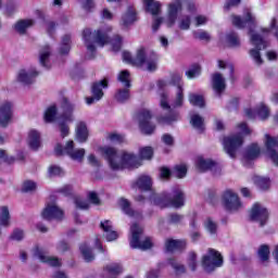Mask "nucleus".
<instances>
[{
	"instance_id": "1",
	"label": "nucleus",
	"mask_w": 278,
	"mask_h": 278,
	"mask_svg": "<svg viewBox=\"0 0 278 278\" xmlns=\"http://www.w3.org/2000/svg\"><path fill=\"white\" fill-rule=\"evenodd\" d=\"M143 5L150 14H152V30L157 31L162 25L166 27H174L179 18V12L184 9L181 0H173L167 4L166 16L160 17L159 14H162V2L155 0H143Z\"/></svg>"
},
{
	"instance_id": "2",
	"label": "nucleus",
	"mask_w": 278,
	"mask_h": 278,
	"mask_svg": "<svg viewBox=\"0 0 278 278\" xmlns=\"http://www.w3.org/2000/svg\"><path fill=\"white\" fill-rule=\"evenodd\" d=\"M98 153L103 155L112 170H124V168H140L142 162L140 159L129 151L117 152L112 147H100Z\"/></svg>"
},
{
	"instance_id": "3",
	"label": "nucleus",
	"mask_w": 278,
	"mask_h": 278,
	"mask_svg": "<svg viewBox=\"0 0 278 278\" xmlns=\"http://www.w3.org/2000/svg\"><path fill=\"white\" fill-rule=\"evenodd\" d=\"M170 86V80L168 79H159L156 81V92L160 94V106L162 110H166L165 115H160L156 117L159 125H175L181 121V115L179 111L170 110V103L168 102V92L164 91Z\"/></svg>"
},
{
	"instance_id": "4",
	"label": "nucleus",
	"mask_w": 278,
	"mask_h": 278,
	"mask_svg": "<svg viewBox=\"0 0 278 278\" xmlns=\"http://www.w3.org/2000/svg\"><path fill=\"white\" fill-rule=\"evenodd\" d=\"M123 60L135 66H140L150 73L157 71V54L144 47L137 49L135 58L129 52H123Z\"/></svg>"
},
{
	"instance_id": "5",
	"label": "nucleus",
	"mask_w": 278,
	"mask_h": 278,
	"mask_svg": "<svg viewBox=\"0 0 278 278\" xmlns=\"http://www.w3.org/2000/svg\"><path fill=\"white\" fill-rule=\"evenodd\" d=\"M251 134V129L245 123H240L236 127V134L225 137L223 140L224 151L229 157H236L240 147L244 144V136Z\"/></svg>"
},
{
	"instance_id": "6",
	"label": "nucleus",
	"mask_w": 278,
	"mask_h": 278,
	"mask_svg": "<svg viewBox=\"0 0 278 278\" xmlns=\"http://www.w3.org/2000/svg\"><path fill=\"white\" fill-rule=\"evenodd\" d=\"M150 201L159 207H184V191L177 187L172 193L164 192L161 195L152 193Z\"/></svg>"
},
{
	"instance_id": "7",
	"label": "nucleus",
	"mask_w": 278,
	"mask_h": 278,
	"mask_svg": "<svg viewBox=\"0 0 278 278\" xmlns=\"http://www.w3.org/2000/svg\"><path fill=\"white\" fill-rule=\"evenodd\" d=\"M270 34L269 28H263L261 30V34L255 33V30L250 29V41L251 45L254 47L250 50V58H252L253 62L261 66V64H264V60L262 59V55L260 54V51L262 49H266V38H268V35Z\"/></svg>"
},
{
	"instance_id": "8",
	"label": "nucleus",
	"mask_w": 278,
	"mask_h": 278,
	"mask_svg": "<svg viewBox=\"0 0 278 278\" xmlns=\"http://www.w3.org/2000/svg\"><path fill=\"white\" fill-rule=\"evenodd\" d=\"M112 27L108 26L106 29H100L94 33H92L90 29L84 30L83 36H84V40H85L88 53L92 55L94 51H97V47H105V45L110 42V37L108 36V31H110Z\"/></svg>"
},
{
	"instance_id": "9",
	"label": "nucleus",
	"mask_w": 278,
	"mask_h": 278,
	"mask_svg": "<svg viewBox=\"0 0 278 278\" xmlns=\"http://www.w3.org/2000/svg\"><path fill=\"white\" fill-rule=\"evenodd\" d=\"M61 108L64 111L58 119V125L61 134V138H66L71 134V126L68 123H75V103L71 102L67 98H62Z\"/></svg>"
},
{
	"instance_id": "10",
	"label": "nucleus",
	"mask_w": 278,
	"mask_h": 278,
	"mask_svg": "<svg viewBox=\"0 0 278 278\" xmlns=\"http://www.w3.org/2000/svg\"><path fill=\"white\" fill-rule=\"evenodd\" d=\"M54 153L56 155H68L74 162H84L86 156V149L75 148V141L70 140L64 146L56 143L54 147Z\"/></svg>"
},
{
	"instance_id": "11",
	"label": "nucleus",
	"mask_w": 278,
	"mask_h": 278,
	"mask_svg": "<svg viewBox=\"0 0 278 278\" xmlns=\"http://www.w3.org/2000/svg\"><path fill=\"white\" fill-rule=\"evenodd\" d=\"M129 242L131 249H141V251H147V249L153 247V241H151V238L142 236V228L138 224L130 226Z\"/></svg>"
},
{
	"instance_id": "12",
	"label": "nucleus",
	"mask_w": 278,
	"mask_h": 278,
	"mask_svg": "<svg viewBox=\"0 0 278 278\" xmlns=\"http://www.w3.org/2000/svg\"><path fill=\"white\" fill-rule=\"evenodd\" d=\"M201 264L206 273H212L223 266V254L214 249H208L202 256Z\"/></svg>"
},
{
	"instance_id": "13",
	"label": "nucleus",
	"mask_w": 278,
	"mask_h": 278,
	"mask_svg": "<svg viewBox=\"0 0 278 278\" xmlns=\"http://www.w3.org/2000/svg\"><path fill=\"white\" fill-rule=\"evenodd\" d=\"M222 203L228 212H240V210L244 207V204H242V201H240L238 193L231 189L224 192Z\"/></svg>"
},
{
	"instance_id": "14",
	"label": "nucleus",
	"mask_w": 278,
	"mask_h": 278,
	"mask_svg": "<svg viewBox=\"0 0 278 278\" xmlns=\"http://www.w3.org/2000/svg\"><path fill=\"white\" fill-rule=\"evenodd\" d=\"M264 144L266 149V155L268 160L275 165L278 166V137H273L268 134L264 136Z\"/></svg>"
},
{
	"instance_id": "15",
	"label": "nucleus",
	"mask_w": 278,
	"mask_h": 278,
	"mask_svg": "<svg viewBox=\"0 0 278 278\" xmlns=\"http://www.w3.org/2000/svg\"><path fill=\"white\" fill-rule=\"evenodd\" d=\"M38 75L40 73L36 71V67L21 68L16 74L15 80L23 86H31Z\"/></svg>"
},
{
	"instance_id": "16",
	"label": "nucleus",
	"mask_w": 278,
	"mask_h": 278,
	"mask_svg": "<svg viewBox=\"0 0 278 278\" xmlns=\"http://www.w3.org/2000/svg\"><path fill=\"white\" fill-rule=\"evenodd\" d=\"M268 216V208L262 203H255L250 211L251 219L255 220V223H258L261 226L266 225Z\"/></svg>"
},
{
	"instance_id": "17",
	"label": "nucleus",
	"mask_w": 278,
	"mask_h": 278,
	"mask_svg": "<svg viewBox=\"0 0 278 278\" xmlns=\"http://www.w3.org/2000/svg\"><path fill=\"white\" fill-rule=\"evenodd\" d=\"M139 127L143 134L151 135L155 131V125L151 123V111L144 109L137 115Z\"/></svg>"
},
{
	"instance_id": "18",
	"label": "nucleus",
	"mask_w": 278,
	"mask_h": 278,
	"mask_svg": "<svg viewBox=\"0 0 278 278\" xmlns=\"http://www.w3.org/2000/svg\"><path fill=\"white\" fill-rule=\"evenodd\" d=\"M41 216L45 220H62L64 218V211L59 208L55 202H48L41 212Z\"/></svg>"
},
{
	"instance_id": "19",
	"label": "nucleus",
	"mask_w": 278,
	"mask_h": 278,
	"mask_svg": "<svg viewBox=\"0 0 278 278\" xmlns=\"http://www.w3.org/2000/svg\"><path fill=\"white\" fill-rule=\"evenodd\" d=\"M108 88V80L104 78L98 83H94L91 87V97L85 98L87 105H92L97 101L103 99V89Z\"/></svg>"
},
{
	"instance_id": "20",
	"label": "nucleus",
	"mask_w": 278,
	"mask_h": 278,
	"mask_svg": "<svg viewBox=\"0 0 278 278\" xmlns=\"http://www.w3.org/2000/svg\"><path fill=\"white\" fill-rule=\"evenodd\" d=\"M33 255L43 264H49V266H62L60 258L47 255V249L40 245H36L33 249Z\"/></svg>"
},
{
	"instance_id": "21",
	"label": "nucleus",
	"mask_w": 278,
	"mask_h": 278,
	"mask_svg": "<svg viewBox=\"0 0 278 278\" xmlns=\"http://www.w3.org/2000/svg\"><path fill=\"white\" fill-rule=\"evenodd\" d=\"M26 144L30 151L42 149V135L37 129H30L26 136Z\"/></svg>"
},
{
	"instance_id": "22",
	"label": "nucleus",
	"mask_w": 278,
	"mask_h": 278,
	"mask_svg": "<svg viewBox=\"0 0 278 278\" xmlns=\"http://www.w3.org/2000/svg\"><path fill=\"white\" fill-rule=\"evenodd\" d=\"M13 108L12 102H4L0 105V127H8L12 122Z\"/></svg>"
},
{
	"instance_id": "23",
	"label": "nucleus",
	"mask_w": 278,
	"mask_h": 278,
	"mask_svg": "<svg viewBox=\"0 0 278 278\" xmlns=\"http://www.w3.org/2000/svg\"><path fill=\"white\" fill-rule=\"evenodd\" d=\"M245 116L248 118H255V116H258L261 121H266V118L270 116V109H268L266 104L261 103L256 109H245Z\"/></svg>"
},
{
	"instance_id": "24",
	"label": "nucleus",
	"mask_w": 278,
	"mask_h": 278,
	"mask_svg": "<svg viewBox=\"0 0 278 278\" xmlns=\"http://www.w3.org/2000/svg\"><path fill=\"white\" fill-rule=\"evenodd\" d=\"M90 137V129L88 128V124L84 121H78L75 125V139L77 142H88V138Z\"/></svg>"
},
{
	"instance_id": "25",
	"label": "nucleus",
	"mask_w": 278,
	"mask_h": 278,
	"mask_svg": "<svg viewBox=\"0 0 278 278\" xmlns=\"http://www.w3.org/2000/svg\"><path fill=\"white\" fill-rule=\"evenodd\" d=\"M138 21V13L136 9L128 8L119 20V25L123 29H129L134 23Z\"/></svg>"
},
{
	"instance_id": "26",
	"label": "nucleus",
	"mask_w": 278,
	"mask_h": 278,
	"mask_svg": "<svg viewBox=\"0 0 278 278\" xmlns=\"http://www.w3.org/2000/svg\"><path fill=\"white\" fill-rule=\"evenodd\" d=\"M151 188H153V180L151 179V176L148 175H141L137 178L135 182H132L134 190L150 192Z\"/></svg>"
},
{
	"instance_id": "27",
	"label": "nucleus",
	"mask_w": 278,
	"mask_h": 278,
	"mask_svg": "<svg viewBox=\"0 0 278 278\" xmlns=\"http://www.w3.org/2000/svg\"><path fill=\"white\" fill-rule=\"evenodd\" d=\"M102 231H104V238L108 242H114V240H118V233L114 230V226L110 220H103L100 224Z\"/></svg>"
},
{
	"instance_id": "28",
	"label": "nucleus",
	"mask_w": 278,
	"mask_h": 278,
	"mask_svg": "<svg viewBox=\"0 0 278 278\" xmlns=\"http://www.w3.org/2000/svg\"><path fill=\"white\" fill-rule=\"evenodd\" d=\"M194 12H197V8L194 7V4L189 5L188 13L182 14L179 18V29H182L185 31H188V29H190L191 16L192 14H194Z\"/></svg>"
},
{
	"instance_id": "29",
	"label": "nucleus",
	"mask_w": 278,
	"mask_h": 278,
	"mask_svg": "<svg viewBox=\"0 0 278 278\" xmlns=\"http://www.w3.org/2000/svg\"><path fill=\"white\" fill-rule=\"evenodd\" d=\"M231 21L236 27H239V29H242V27H247V25L248 27H251V25H255V16H253L250 11H248L245 14V21L236 15H232Z\"/></svg>"
},
{
	"instance_id": "30",
	"label": "nucleus",
	"mask_w": 278,
	"mask_h": 278,
	"mask_svg": "<svg viewBox=\"0 0 278 278\" xmlns=\"http://www.w3.org/2000/svg\"><path fill=\"white\" fill-rule=\"evenodd\" d=\"M260 153H262V149L260 148V146H257V143L250 144L244 152L243 164H247L248 162L255 160L256 157L260 156Z\"/></svg>"
},
{
	"instance_id": "31",
	"label": "nucleus",
	"mask_w": 278,
	"mask_h": 278,
	"mask_svg": "<svg viewBox=\"0 0 278 278\" xmlns=\"http://www.w3.org/2000/svg\"><path fill=\"white\" fill-rule=\"evenodd\" d=\"M185 101H186V98H185V94H184V86H179L176 89V93H175V97L173 99L170 110H173V112H177L176 111L177 109L184 108Z\"/></svg>"
},
{
	"instance_id": "32",
	"label": "nucleus",
	"mask_w": 278,
	"mask_h": 278,
	"mask_svg": "<svg viewBox=\"0 0 278 278\" xmlns=\"http://www.w3.org/2000/svg\"><path fill=\"white\" fill-rule=\"evenodd\" d=\"M212 86L216 94H220V92H223L225 88H227V85L225 84V78L223 77V75H220V73L213 74Z\"/></svg>"
},
{
	"instance_id": "33",
	"label": "nucleus",
	"mask_w": 278,
	"mask_h": 278,
	"mask_svg": "<svg viewBox=\"0 0 278 278\" xmlns=\"http://www.w3.org/2000/svg\"><path fill=\"white\" fill-rule=\"evenodd\" d=\"M195 166H197L198 170L203 173L205 170H210L211 168H214V166H216V163L214 161H212L211 159H205L203 156H199L195 161Z\"/></svg>"
},
{
	"instance_id": "34",
	"label": "nucleus",
	"mask_w": 278,
	"mask_h": 278,
	"mask_svg": "<svg viewBox=\"0 0 278 278\" xmlns=\"http://www.w3.org/2000/svg\"><path fill=\"white\" fill-rule=\"evenodd\" d=\"M45 123H55L58 121V105L51 104L43 112Z\"/></svg>"
},
{
	"instance_id": "35",
	"label": "nucleus",
	"mask_w": 278,
	"mask_h": 278,
	"mask_svg": "<svg viewBox=\"0 0 278 278\" xmlns=\"http://www.w3.org/2000/svg\"><path fill=\"white\" fill-rule=\"evenodd\" d=\"M186 247L185 240H177V239H167L165 241V249L169 253H173V251H179Z\"/></svg>"
},
{
	"instance_id": "36",
	"label": "nucleus",
	"mask_w": 278,
	"mask_h": 278,
	"mask_svg": "<svg viewBox=\"0 0 278 278\" xmlns=\"http://www.w3.org/2000/svg\"><path fill=\"white\" fill-rule=\"evenodd\" d=\"M12 225V218L10 216V208L8 206L0 207V227L8 229Z\"/></svg>"
},
{
	"instance_id": "37",
	"label": "nucleus",
	"mask_w": 278,
	"mask_h": 278,
	"mask_svg": "<svg viewBox=\"0 0 278 278\" xmlns=\"http://www.w3.org/2000/svg\"><path fill=\"white\" fill-rule=\"evenodd\" d=\"M190 124L197 131L205 130V119L200 114L193 113L190 117Z\"/></svg>"
},
{
	"instance_id": "38",
	"label": "nucleus",
	"mask_w": 278,
	"mask_h": 278,
	"mask_svg": "<svg viewBox=\"0 0 278 278\" xmlns=\"http://www.w3.org/2000/svg\"><path fill=\"white\" fill-rule=\"evenodd\" d=\"M203 227L210 236H216L218 231V223L212 217H206L203 222Z\"/></svg>"
},
{
	"instance_id": "39",
	"label": "nucleus",
	"mask_w": 278,
	"mask_h": 278,
	"mask_svg": "<svg viewBox=\"0 0 278 278\" xmlns=\"http://www.w3.org/2000/svg\"><path fill=\"white\" fill-rule=\"evenodd\" d=\"M252 181L261 190H268V188H270V178L266 176L254 175Z\"/></svg>"
},
{
	"instance_id": "40",
	"label": "nucleus",
	"mask_w": 278,
	"mask_h": 278,
	"mask_svg": "<svg viewBox=\"0 0 278 278\" xmlns=\"http://www.w3.org/2000/svg\"><path fill=\"white\" fill-rule=\"evenodd\" d=\"M188 100L195 108H205V98L203 94L191 92L188 94Z\"/></svg>"
},
{
	"instance_id": "41",
	"label": "nucleus",
	"mask_w": 278,
	"mask_h": 278,
	"mask_svg": "<svg viewBox=\"0 0 278 278\" xmlns=\"http://www.w3.org/2000/svg\"><path fill=\"white\" fill-rule=\"evenodd\" d=\"M49 58H51V48L45 46L39 51V62L41 66L49 68Z\"/></svg>"
},
{
	"instance_id": "42",
	"label": "nucleus",
	"mask_w": 278,
	"mask_h": 278,
	"mask_svg": "<svg viewBox=\"0 0 278 278\" xmlns=\"http://www.w3.org/2000/svg\"><path fill=\"white\" fill-rule=\"evenodd\" d=\"M117 203H118V206L121 207V210H123V212L125 214H127L128 216H135L136 218H138V216H140L138 213H136L131 210L129 200L122 198L118 200Z\"/></svg>"
},
{
	"instance_id": "43",
	"label": "nucleus",
	"mask_w": 278,
	"mask_h": 278,
	"mask_svg": "<svg viewBox=\"0 0 278 278\" xmlns=\"http://www.w3.org/2000/svg\"><path fill=\"white\" fill-rule=\"evenodd\" d=\"M34 20H21L15 24V30L18 34H25L29 27H34Z\"/></svg>"
},
{
	"instance_id": "44",
	"label": "nucleus",
	"mask_w": 278,
	"mask_h": 278,
	"mask_svg": "<svg viewBox=\"0 0 278 278\" xmlns=\"http://www.w3.org/2000/svg\"><path fill=\"white\" fill-rule=\"evenodd\" d=\"M258 260L262 264H266L270 258V248L266 244L261 245L257 251Z\"/></svg>"
},
{
	"instance_id": "45",
	"label": "nucleus",
	"mask_w": 278,
	"mask_h": 278,
	"mask_svg": "<svg viewBox=\"0 0 278 278\" xmlns=\"http://www.w3.org/2000/svg\"><path fill=\"white\" fill-rule=\"evenodd\" d=\"M168 264L172 266L176 275H184L186 273V266L176 258H169Z\"/></svg>"
},
{
	"instance_id": "46",
	"label": "nucleus",
	"mask_w": 278,
	"mask_h": 278,
	"mask_svg": "<svg viewBox=\"0 0 278 278\" xmlns=\"http://www.w3.org/2000/svg\"><path fill=\"white\" fill-rule=\"evenodd\" d=\"M186 264L188 266L189 270H197V267L199 266V261L197 260V253L195 252H189L186 258Z\"/></svg>"
},
{
	"instance_id": "47",
	"label": "nucleus",
	"mask_w": 278,
	"mask_h": 278,
	"mask_svg": "<svg viewBox=\"0 0 278 278\" xmlns=\"http://www.w3.org/2000/svg\"><path fill=\"white\" fill-rule=\"evenodd\" d=\"M225 40L228 47H232V48L240 47V37H238V34L233 31L228 33L225 36Z\"/></svg>"
},
{
	"instance_id": "48",
	"label": "nucleus",
	"mask_w": 278,
	"mask_h": 278,
	"mask_svg": "<svg viewBox=\"0 0 278 278\" xmlns=\"http://www.w3.org/2000/svg\"><path fill=\"white\" fill-rule=\"evenodd\" d=\"M141 163L142 160H152L153 157V148L151 147H142L139 149V156H137Z\"/></svg>"
},
{
	"instance_id": "49",
	"label": "nucleus",
	"mask_w": 278,
	"mask_h": 278,
	"mask_svg": "<svg viewBox=\"0 0 278 278\" xmlns=\"http://www.w3.org/2000/svg\"><path fill=\"white\" fill-rule=\"evenodd\" d=\"M9 240L12 242H21L25 240V231L20 228H15L9 236Z\"/></svg>"
},
{
	"instance_id": "50",
	"label": "nucleus",
	"mask_w": 278,
	"mask_h": 278,
	"mask_svg": "<svg viewBox=\"0 0 278 278\" xmlns=\"http://www.w3.org/2000/svg\"><path fill=\"white\" fill-rule=\"evenodd\" d=\"M80 253H83V257L86 262H92L94 260V254H92V250L87 244L80 245Z\"/></svg>"
},
{
	"instance_id": "51",
	"label": "nucleus",
	"mask_w": 278,
	"mask_h": 278,
	"mask_svg": "<svg viewBox=\"0 0 278 278\" xmlns=\"http://www.w3.org/2000/svg\"><path fill=\"white\" fill-rule=\"evenodd\" d=\"M188 173V166L186 164L176 165L174 168V175L178 179H184Z\"/></svg>"
},
{
	"instance_id": "52",
	"label": "nucleus",
	"mask_w": 278,
	"mask_h": 278,
	"mask_svg": "<svg viewBox=\"0 0 278 278\" xmlns=\"http://www.w3.org/2000/svg\"><path fill=\"white\" fill-rule=\"evenodd\" d=\"M201 75V65H192L187 72L188 79H194Z\"/></svg>"
},
{
	"instance_id": "53",
	"label": "nucleus",
	"mask_w": 278,
	"mask_h": 278,
	"mask_svg": "<svg viewBox=\"0 0 278 278\" xmlns=\"http://www.w3.org/2000/svg\"><path fill=\"white\" fill-rule=\"evenodd\" d=\"M181 79H184L181 73L175 72L170 75L169 85L177 86V88H179V86L184 87V83H181Z\"/></svg>"
},
{
	"instance_id": "54",
	"label": "nucleus",
	"mask_w": 278,
	"mask_h": 278,
	"mask_svg": "<svg viewBox=\"0 0 278 278\" xmlns=\"http://www.w3.org/2000/svg\"><path fill=\"white\" fill-rule=\"evenodd\" d=\"M38 188V185L34 180H25L22 184V192H34Z\"/></svg>"
},
{
	"instance_id": "55",
	"label": "nucleus",
	"mask_w": 278,
	"mask_h": 278,
	"mask_svg": "<svg viewBox=\"0 0 278 278\" xmlns=\"http://www.w3.org/2000/svg\"><path fill=\"white\" fill-rule=\"evenodd\" d=\"M193 38H195V40H203L204 42H210L212 37L210 36V33L205 30H195L193 31Z\"/></svg>"
},
{
	"instance_id": "56",
	"label": "nucleus",
	"mask_w": 278,
	"mask_h": 278,
	"mask_svg": "<svg viewBox=\"0 0 278 278\" xmlns=\"http://www.w3.org/2000/svg\"><path fill=\"white\" fill-rule=\"evenodd\" d=\"M115 99L119 103H125V101L129 99V89L125 88V89L118 90L117 93L115 94Z\"/></svg>"
},
{
	"instance_id": "57",
	"label": "nucleus",
	"mask_w": 278,
	"mask_h": 278,
	"mask_svg": "<svg viewBox=\"0 0 278 278\" xmlns=\"http://www.w3.org/2000/svg\"><path fill=\"white\" fill-rule=\"evenodd\" d=\"M118 81H121V84H123L126 88H129L130 84V79H129V71L124 70L122 71L118 76H117Z\"/></svg>"
},
{
	"instance_id": "58",
	"label": "nucleus",
	"mask_w": 278,
	"mask_h": 278,
	"mask_svg": "<svg viewBox=\"0 0 278 278\" xmlns=\"http://www.w3.org/2000/svg\"><path fill=\"white\" fill-rule=\"evenodd\" d=\"M49 177H60L61 175H64V169L58 165H51L48 168Z\"/></svg>"
},
{
	"instance_id": "59",
	"label": "nucleus",
	"mask_w": 278,
	"mask_h": 278,
	"mask_svg": "<svg viewBox=\"0 0 278 278\" xmlns=\"http://www.w3.org/2000/svg\"><path fill=\"white\" fill-rule=\"evenodd\" d=\"M207 23H210V17H207L206 15H197L193 18V24L195 25V27L207 25Z\"/></svg>"
},
{
	"instance_id": "60",
	"label": "nucleus",
	"mask_w": 278,
	"mask_h": 278,
	"mask_svg": "<svg viewBox=\"0 0 278 278\" xmlns=\"http://www.w3.org/2000/svg\"><path fill=\"white\" fill-rule=\"evenodd\" d=\"M70 42H71V36L68 35L64 36L62 40V48L60 50L63 55H66V53L71 51Z\"/></svg>"
},
{
	"instance_id": "61",
	"label": "nucleus",
	"mask_w": 278,
	"mask_h": 278,
	"mask_svg": "<svg viewBox=\"0 0 278 278\" xmlns=\"http://www.w3.org/2000/svg\"><path fill=\"white\" fill-rule=\"evenodd\" d=\"M106 140H109V142H123L125 140V136L118 132H110L106 135Z\"/></svg>"
},
{
	"instance_id": "62",
	"label": "nucleus",
	"mask_w": 278,
	"mask_h": 278,
	"mask_svg": "<svg viewBox=\"0 0 278 278\" xmlns=\"http://www.w3.org/2000/svg\"><path fill=\"white\" fill-rule=\"evenodd\" d=\"M110 45L113 51H121V47H123V38L121 36H115L111 41Z\"/></svg>"
},
{
	"instance_id": "63",
	"label": "nucleus",
	"mask_w": 278,
	"mask_h": 278,
	"mask_svg": "<svg viewBox=\"0 0 278 278\" xmlns=\"http://www.w3.org/2000/svg\"><path fill=\"white\" fill-rule=\"evenodd\" d=\"M161 140L163 144H166V147H173V144H175V137H173L170 134H164L161 137Z\"/></svg>"
},
{
	"instance_id": "64",
	"label": "nucleus",
	"mask_w": 278,
	"mask_h": 278,
	"mask_svg": "<svg viewBox=\"0 0 278 278\" xmlns=\"http://www.w3.org/2000/svg\"><path fill=\"white\" fill-rule=\"evenodd\" d=\"M75 204H76V207H78L79 210H88V207H90V203H88V201L81 198H76Z\"/></svg>"
}]
</instances>
